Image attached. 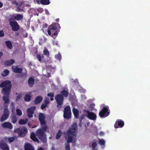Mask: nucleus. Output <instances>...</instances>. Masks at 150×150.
<instances>
[{
	"mask_svg": "<svg viewBox=\"0 0 150 150\" xmlns=\"http://www.w3.org/2000/svg\"><path fill=\"white\" fill-rule=\"evenodd\" d=\"M60 27L59 24L57 23H54L50 25L47 30V33L49 35L54 39L57 36L58 32L57 31L58 29H59Z\"/></svg>",
	"mask_w": 150,
	"mask_h": 150,
	"instance_id": "1",
	"label": "nucleus"
},
{
	"mask_svg": "<svg viewBox=\"0 0 150 150\" xmlns=\"http://www.w3.org/2000/svg\"><path fill=\"white\" fill-rule=\"evenodd\" d=\"M77 128V125L76 123H74L69 128V130L67 131V133L68 135V139L67 142L68 143L71 142L73 141V138L74 137H76L75 132Z\"/></svg>",
	"mask_w": 150,
	"mask_h": 150,
	"instance_id": "2",
	"label": "nucleus"
},
{
	"mask_svg": "<svg viewBox=\"0 0 150 150\" xmlns=\"http://www.w3.org/2000/svg\"><path fill=\"white\" fill-rule=\"evenodd\" d=\"M45 132V131L41 127V129H38L36 131L35 134L42 143L45 144L47 142V139L46 134Z\"/></svg>",
	"mask_w": 150,
	"mask_h": 150,
	"instance_id": "3",
	"label": "nucleus"
},
{
	"mask_svg": "<svg viewBox=\"0 0 150 150\" xmlns=\"http://www.w3.org/2000/svg\"><path fill=\"white\" fill-rule=\"evenodd\" d=\"M45 117L42 113H40L39 115V120L40 122L41 126L42 129L45 132H49L48 127L45 120Z\"/></svg>",
	"mask_w": 150,
	"mask_h": 150,
	"instance_id": "4",
	"label": "nucleus"
},
{
	"mask_svg": "<svg viewBox=\"0 0 150 150\" xmlns=\"http://www.w3.org/2000/svg\"><path fill=\"white\" fill-rule=\"evenodd\" d=\"M14 132L17 133L19 137H23L26 135L28 132V130L25 127L22 126L15 130Z\"/></svg>",
	"mask_w": 150,
	"mask_h": 150,
	"instance_id": "5",
	"label": "nucleus"
},
{
	"mask_svg": "<svg viewBox=\"0 0 150 150\" xmlns=\"http://www.w3.org/2000/svg\"><path fill=\"white\" fill-rule=\"evenodd\" d=\"M63 117L69 120L71 118V108L69 105L66 106L64 109Z\"/></svg>",
	"mask_w": 150,
	"mask_h": 150,
	"instance_id": "6",
	"label": "nucleus"
},
{
	"mask_svg": "<svg viewBox=\"0 0 150 150\" xmlns=\"http://www.w3.org/2000/svg\"><path fill=\"white\" fill-rule=\"evenodd\" d=\"M55 99L57 104V107L59 109L61 108L64 101V97L62 95L60 94L57 95L55 97Z\"/></svg>",
	"mask_w": 150,
	"mask_h": 150,
	"instance_id": "7",
	"label": "nucleus"
},
{
	"mask_svg": "<svg viewBox=\"0 0 150 150\" xmlns=\"http://www.w3.org/2000/svg\"><path fill=\"white\" fill-rule=\"evenodd\" d=\"M11 18H9L8 21L10 25L12 30L13 31H16L20 29V26L16 21H12Z\"/></svg>",
	"mask_w": 150,
	"mask_h": 150,
	"instance_id": "8",
	"label": "nucleus"
},
{
	"mask_svg": "<svg viewBox=\"0 0 150 150\" xmlns=\"http://www.w3.org/2000/svg\"><path fill=\"white\" fill-rule=\"evenodd\" d=\"M84 113H86V116L89 119L91 120H96L97 116L96 114L92 112H90L89 111L84 109L83 110Z\"/></svg>",
	"mask_w": 150,
	"mask_h": 150,
	"instance_id": "9",
	"label": "nucleus"
},
{
	"mask_svg": "<svg viewBox=\"0 0 150 150\" xmlns=\"http://www.w3.org/2000/svg\"><path fill=\"white\" fill-rule=\"evenodd\" d=\"M107 107H104L100 112L99 113V115L100 117L105 118L109 115L110 112L108 111L109 107L108 106Z\"/></svg>",
	"mask_w": 150,
	"mask_h": 150,
	"instance_id": "10",
	"label": "nucleus"
},
{
	"mask_svg": "<svg viewBox=\"0 0 150 150\" xmlns=\"http://www.w3.org/2000/svg\"><path fill=\"white\" fill-rule=\"evenodd\" d=\"M11 84H9L2 88V92L5 96H9L10 93L11 88Z\"/></svg>",
	"mask_w": 150,
	"mask_h": 150,
	"instance_id": "11",
	"label": "nucleus"
},
{
	"mask_svg": "<svg viewBox=\"0 0 150 150\" xmlns=\"http://www.w3.org/2000/svg\"><path fill=\"white\" fill-rule=\"evenodd\" d=\"M9 115V111L8 109L4 108L3 113L0 118L1 121L3 122L7 120L8 117Z\"/></svg>",
	"mask_w": 150,
	"mask_h": 150,
	"instance_id": "12",
	"label": "nucleus"
},
{
	"mask_svg": "<svg viewBox=\"0 0 150 150\" xmlns=\"http://www.w3.org/2000/svg\"><path fill=\"white\" fill-rule=\"evenodd\" d=\"M35 109V107L32 106L27 109V115L29 118L32 117H33V114L34 113V112Z\"/></svg>",
	"mask_w": 150,
	"mask_h": 150,
	"instance_id": "13",
	"label": "nucleus"
},
{
	"mask_svg": "<svg viewBox=\"0 0 150 150\" xmlns=\"http://www.w3.org/2000/svg\"><path fill=\"white\" fill-rule=\"evenodd\" d=\"M124 125V122L123 120H120L116 121L114 126L115 128L117 129L119 127L120 128L122 127Z\"/></svg>",
	"mask_w": 150,
	"mask_h": 150,
	"instance_id": "14",
	"label": "nucleus"
},
{
	"mask_svg": "<svg viewBox=\"0 0 150 150\" xmlns=\"http://www.w3.org/2000/svg\"><path fill=\"white\" fill-rule=\"evenodd\" d=\"M0 147L3 150H9V148L7 144L3 140H1L0 142Z\"/></svg>",
	"mask_w": 150,
	"mask_h": 150,
	"instance_id": "15",
	"label": "nucleus"
},
{
	"mask_svg": "<svg viewBox=\"0 0 150 150\" xmlns=\"http://www.w3.org/2000/svg\"><path fill=\"white\" fill-rule=\"evenodd\" d=\"M14 4H16V10L18 11H23V8H21V7L22 6L23 3L22 2H21L19 3L16 1Z\"/></svg>",
	"mask_w": 150,
	"mask_h": 150,
	"instance_id": "16",
	"label": "nucleus"
},
{
	"mask_svg": "<svg viewBox=\"0 0 150 150\" xmlns=\"http://www.w3.org/2000/svg\"><path fill=\"white\" fill-rule=\"evenodd\" d=\"M2 126L3 127L11 129L13 128L12 125L9 122H6L3 123L2 124Z\"/></svg>",
	"mask_w": 150,
	"mask_h": 150,
	"instance_id": "17",
	"label": "nucleus"
},
{
	"mask_svg": "<svg viewBox=\"0 0 150 150\" xmlns=\"http://www.w3.org/2000/svg\"><path fill=\"white\" fill-rule=\"evenodd\" d=\"M42 100L43 98L42 97L40 96H39L36 97L33 102L35 104H38L40 103Z\"/></svg>",
	"mask_w": 150,
	"mask_h": 150,
	"instance_id": "18",
	"label": "nucleus"
},
{
	"mask_svg": "<svg viewBox=\"0 0 150 150\" xmlns=\"http://www.w3.org/2000/svg\"><path fill=\"white\" fill-rule=\"evenodd\" d=\"M25 150H34L32 145L29 143H26L24 145Z\"/></svg>",
	"mask_w": 150,
	"mask_h": 150,
	"instance_id": "19",
	"label": "nucleus"
},
{
	"mask_svg": "<svg viewBox=\"0 0 150 150\" xmlns=\"http://www.w3.org/2000/svg\"><path fill=\"white\" fill-rule=\"evenodd\" d=\"M12 68L13 72L15 73H21L23 71L22 68H18L17 66H15L14 67H13Z\"/></svg>",
	"mask_w": 150,
	"mask_h": 150,
	"instance_id": "20",
	"label": "nucleus"
},
{
	"mask_svg": "<svg viewBox=\"0 0 150 150\" xmlns=\"http://www.w3.org/2000/svg\"><path fill=\"white\" fill-rule=\"evenodd\" d=\"M9 84H11V82L9 80H6L3 81L0 84V88H4L6 86H8Z\"/></svg>",
	"mask_w": 150,
	"mask_h": 150,
	"instance_id": "21",
	"label": "nucleus"
},
{
	"mask_svg": "<svg viewBox=\"0 0 150 150\" xmlns=\"http://www.w3.org/2000/svg\"><path fill=\"white\" fill-rule=\"evenodd\" d=\"M50 101L49 99H45L44 104H42L40 108L42 110H43L46 108L47 105L49 103Z\"/></svg>",
	"mask_w": 150,
	"mask_h": 150,
	"instance_id": "22",
	"label": "nucleus"
},
{
	"mask_svg": "<svg viewBox=\"0 0 150 150\" xmlns=\"http://www.w3.org/2000/svg\"><path fill=\"white\" fill-rule=\"evenodd\" d=\"M28 84L30 87H32L34 83V79L33 77H30L28 81Z\"/></svg>",
	"mask_w": 150,
	"mask_h": 150,
	"instance_id": "23",
	"label": "nucleus"
},
{
	"mask_svg": "<svg viewBox=\"0 0 150 150\" xmlns=\"http://www.w3.org/2000/svg\"><path fill=\"white\" fill-rule=\"evenodd\" d=\"M30 138L33 140L35 142H38L39 141L38 139L36 137V135L33 132H32L31 134Z\"/></svg>",
	"mask_w": 150,
	"mask_h": 150,
	"instance_id": "24",
	"label": "nucleus"
},
{
	"mask_svg": "<svg viewBox=\"0 0 150 150\" xmlns=\"http://www.w3.org/2000/svg\"><path fill=\"white\" fill-rule=\"evenodd\" d=\"M15 62V61L13 59H11L9 60L6 61L5 62V64L7 66L11 65Z\"/></svg>",
	"mask_w": 150,
	"mask_h": 150,
	"instance_id": "25",
	"label": "nucleus"
},
{
	"mask_svg": "<svg viewBox=\"0 0 150 150\" xmlns=\"http://www.w3.org/2000/svg\"><path fill=\"white\" fill-rule=\"evenodd\" d=\"M73 112L75 117L76 118H79V110L77 109L74 108L73 110Z\"/></svg>",
	"mask_w": 150,
	"mask_h": 150,
	"instance_id": "26",
	"label": "nucleus"
},
{
	"mask_svg": "<svg viewBox=\"0 0 150 150\" xmlns=\"http://www.w3.org/2000/svg\"><path fill=\"white\" fill-rule=\"evenodd\" d=\"M23 18V15L20 14H18L14 16V19L18 21L22 20Z\"/></svg>",
	"mask_w": 150,
	"mask_h": 150,
	"instance_id": "27",
	"label": "nucleus"
},
{
	"mask_svg": "<svg viewBox=\"0 0 150 150\" xmlns=\"http://www.w3.org/2000/svg\"><path fill=\"white\" fill-rule=\"evenodd\" d=\"M31 98V96L27 93L25 94L24 97V100L25 102H29L30 101Z\"/></svg>",
	"mask_w": 150,
	"mask_h": 150,
	"instance_id": "28",
	"label": "nucleus"
},
{
	"mask_svg": "<svg viewBox=\"0 0 150 150\" xmlns=\"http://www.w3.org/2000/svg\"><path fill=\"white\" fill-rule=\"evenodd\" d=\"M9 96H4L3 97V99L4 101V103H7L9 104L10 102V100L9 99Z\"/></svg>",
	"mask_w": 150,
	"mask_h": 150,
	"instance_id": "29",
	"label": "nucleus"
},
{
	"mask_svg": "<svg viewBox=\"0 0 150 150\" xmlns=\"http://www.w3.org/2000/svg\"><path fill=\"white\" fill-rule=\"evenodd\" d=\"M6 44L7 47L9 49H11L12 48V44L10 41H7L5 42Z\"/></svg>",
	"mask_w": 150,
	"mask_h": 150,
	"instance_id": "30",
	"label": "nucleus"
},
{
	"mask_svg": "<svg viewBox=\"0 0 150 150\" xmlns=\"http://www.w3.org/2000/svg\"><path fill=\"white\" fill-rule=\"evenodd\" d=\"M61 95H62L63 96L67 97L68 95L69 92L67 91L63 90L61 92Z\"/></svg>",
	"mask_w": 150,
	"mask_h": 150,
	"instance_id": "31",
	"label": "nucleus"
},
{
	"mask_svg": "<svg viewBox=\"0 0 150 150\" xmlns=\"http://www.w3.org/2000/svg\"><path fill=\"white\" fill-rule=\"evenodd\" d=\"M40 2L42 4L47 5L50 3V0H40Z\"/></svg>",
	"mask_w": 150,
	"mask_h": 150,
	"instance_id": "32",
	"label": "nucleus"
},
{
	"mask_svg": "<svg viewBox=\"0 0 150 150\" xmlns=\"http://www.w3.org/2000/svg\"><path fill=\"white\" fill-rule=\"evenodd\" d=\"M28 121V120L27 119L25 120L21 119L19 120V123L20 125H23L26 124Z\"/></svg>",
	"mask_w": 150,
	"mask_h": 150,
	"instance_id": "33",
	"label": "nucleus"
},
{
	"mask_svg": "<svg viewBox=\"0 0 150 150\" xmlns=\"http://www.w3.org/2000/svg\"><path fill=\"white\" fill-rule=\"evenodd\" d=\"M47 96L48 97H50V100L53 101L54 100L53 97L54 96V94L53 92H50L49 93H48L47 94Z\"/></svg>",
	"mask_w": 150,
	"mask_h": 150,
	"instance_id": "34",
	"label": "nucleus"
},
{
	"mask_svg": "<svg viewBox=\"0 0 150 150\" xmlns=\"http://www.w3.org/2000/svg\"><path fill=\"white\" fill-rule=\"evenodd\" d=\"M62 134V132L60 130H59L56 136V139H58L60 138Z\"/></svg>",
	"mask_w": 150,
	"mask_h": 150,
	"instance_id": "35",
	"label": "nucleus"
},
{
	"mask_svg": "<svg viewBox=\"0 0 150 150\" xmlns=\"http://www.w3.org/2000/svg\"><path fill=\"white\" fill-rule=\"evenodd\" d=\"M55 57L56 59L60 61L62 59V56L59 53L58 54L55 55Z\"/></svg>",
	"mask_w": 150,
	"mask_h": 150,
	"instance_id": "36",
	"label": "nucleus"
},
{
	"mask_svg": "<svg viewBox=\"0 0 150 150\" xmlns=\"http://www.w3.org/2000/svg\"><path fill=\"white\" fill-rule=\"evenodd\" d=\"M43 53L44 55H46L47 57H49L50 54L48 50L47 49H45L43 50Z\"/></svg>",
	"mask_w": 150,
	"mask_h": 150,
	"instance_id": "37",
	"label": "nucleus"
},
{
	"mask_svg": "<svg viewBox=\"0 0 150 150\" xmlns=\"http://www.w3.org/2000/svg\"><path fill=\"white\" fill-rule=\"evenodd\" d=\"M11 122L13 123H15L17 122V118L16 116L13 115L11 117Z\"/></svg>",
	"mask_w": 150,
	"mask_h": 150,
	"instance_id": "38",
	"label": "nucleus"
},
{
	"mask_svg": "<svg viewBox=\"0 0 150 150\" xmlns=\"http://www.w3.org/2000/svg\"><path fill=\"white\" fill-rule=\"evenodd\" d=\"M4 73L5 74H2L1 75L3 76H7L9 73V71L8 69H4Z\"/></svg>",
	"mask_w": 150,
	"mask_h": 150,
	"instance_id": "39",
	"label": "nucleus"
},
{
	"mask_svg": "<svg viewBox=\"0 0 150 150\" xmlns=\"http://www.w3.org/2000/svg\"><path fill=\"white\" fill-rule=\"evenodd\" d=\"M5 139L6 140V139H7L8 141L10 142L11 143L13 142L15 140V138L14 137H10L7 138Z\"/></svg>",
	"mask_w": 150,
	"mask_h": 150,
	"instance_id": "40",
	"label": "nucleus"
},
{
	"mask_svg": "<svg viewBox=\"0 0 150 150\" xmlns=\"http://www.w3.org/2000/svg\"><path fill=\"white\" fill-rule=\"evenodd\" d=\"M99 144L101 145H105V141L103 139H99Z\"/></svg>",
	"mask_w": 150,
	"mask_h": 150,
	"instance_id": "41",
	"label": "nucleus"
},
{
	"mask_svg": "<svg viewBox=\"0 0 150 150\" xmlns=\"http://www.w3.org/2000/svg\"><path fill=\"white\" fill-rule=\"evenodd\" d=\"M16 113L18 115L20 116L22 115V112L21 110L19 109H16Z\"/></svg>",
	"mask_w": 150,
	"mask_h": 150,
	"instance_id": "42",
	"label": "nucleus"
},
{
	"mask_svg": "<svg viewBox=\"0 0 150 150\" xmlns=\"http://www.w3.org/2000/svg\"><path fill=\"white\" fill-rule=\"evenodd\" d=\"M84 114H82L80 116L79 118V121H82V120H83V119L84 118V117L86 116V113H84Z\"/></svg>",
	"mask_w": 150,
	"mask_h": 150,
	"instance_id": "43",
	"label": "nucleus"
},
{
	"mask_svg": "<svg viewBox=\"0 0 150 150\" xmlns=\"http://www.w3.org/2000/svg\"><path fill=\"white\" fill-rule=\"evenodd\" d=\"M36 57L37 59L39 61L41 62L42 60L41 55L40 54H37L36 55Z\"/></svg>",
	"mask_w": 150,
	"mask_h": 150,
	"instance_id": "44",
	"label": "nucleus"
},
{
	"mask_svg": "<svg viewBox=\"0 0 150 150\" xmlns=\"http://www.w3.org/2000/svg\"><path fill=\"white\" fill-rule=\"evenodd\" d=\"M97 146L96 142H94L92 144V147L93 149H95V148Z\"/></svg>",
	"mask_w": 150,
	"mask_h": 150,
	"instance_id": "45",
	"label": "nucleus"
},
{
	"mask_svg": "<svg viewBox=\"0 0 150 150\" xmlns=\"http://www.w3.org/2000/svg\"><path fill=\"white\" fill-rule=\"evenodd\" d=\"M65 150H70V145L69 144H67L65 146Z\"/></svg>",
	"mask_w": 150,
	"mask_h": 150,
	"instance_id": "46",
	"label": "nucleus"
},
{
	"mask_svg": "<svg viewBox=\"0 0 150 150\" xmlns=\"http://www.w3.org/2000/svg\"><path fill=\"white\" fill-rule=\"evenodd\" d=\"M4 35V33L3 30L0 31V37H2Z\"/></svg>",
	"mask_w": 150,
	"mask_h": 150,
	"instance_id": "47",
	"label": "nucleus"
},
{
	"mask_svg": "<svg viewBox=\"0 0 150 150\" xmlns=\"http://www.w3.org/2000/svg\"><path fill=\"white\" fill-rule=\"evenodd\" d=\"M22 96V94L21 93H19L18 95V96L17 97L16 100H19L20 99Z\"/></svg>",
	"mask_w": 150,
	"mask_h": 150,
	"instance_id": "48",
	"label": "nucleus"
},
{
	"mask_svg": "<svg viewBox=\"0 0 150 150\" xmlns=\"http://www.w3.org/2000/svg\"><path fill=\"white\" fill-rule=\"evenodd\" d=\"M48 26V25L47 24H45L44 26L42 27V29L43 30V32H44V29L45 28H47Z\"/></svg>",
	"mask_w": 150,
	"mask_h": 150,
	"instance_id": "49",
	"label": "nucleus"
},
{
	"mask_svg": "<svg viewBox=\"0 0 150 150\" xmlns=\"http://www.w3.org/2000/svg\"><path fill=\"white\" fill-rule=\"evenodd\" d=\"M9 104H8L7 103H4V107L5 108H6V109H8L7 107Z\"/></svg>",
	"mask_w": 150,
	"mask_h": 150,
	"instance_id": "50",
	"label": "nucleus"
},
{
	"mask_svg": "<svg viewBox=\"0 0 150 150\" xmlns=\"http://www.w3.org/2000/svg\"><path fill=\"white\" fill-rule=\"evenodd\" d=\"M14 105L15 104L13 102H11V108L13 107L14 108V107H15Z\"/></svg>",
	"mask_w": 150,
	"mask_h": 150,
	"instance_id": "51",
	"label": "nucleus"
},
{
	"mask_svg": "<svg viewBox=\"0 0 150 150\" xmlns=\"http://www.w3.org/2000/svg\"><path fill=\"white\" fill-rule=\"evenodd\" d=\"M3 5V4L2 2H0V8L2 7Z\"/></svg>",
	"mask_w": 150,
	"mask_h": 150,
	"instance_id": "52",
	"label": "nucleus"
},
{
	"mask_svg": "<svg viewBox=\"0 0 150 150\" xmlns=\"http://www.w3.org/2000/svg\"><path fill=\"white\" fill-rule=\"evenodd\" d=\"M3 53L2 52H0V59L1 58V57L3 55Z\"/></svg>",
	"mask_w": 150,
	"mask_h": 150,
	"instance_id": "53",
	"label": "nucleus"
},
{
	"mask_svg": "<svg viewBox=\"0 0 150 150\" xmlns=\"http://www.w3.org/2000/svg\"><path fill=\"white\" fill-rule=\"evenodd\" d=\"M81 122L82 121H80V122L79 123V126L80 127H81Z\"/></svg>",
	"mask_w": 150,
	"mask_h": 150,
	"instance_id": "54",
	"label": "nucleus"
},
{
	"mask_svg": "<svg viewBox=\"0 0 150 150\" xmlns=\"http://www.w3.org/2000/svg\"><path fill=\"white\" fill-rule=\"evenodd\" d=\"M12 109V112H13V111H15V107H14V108H11Z\"/></svg>",
	"mask_w": 150,
	"mask_h": 150,
	"instance_id": "55",
	"label": "nucleus"
},
{
	"mask_svg": "<svg viewBox=\"0 0 150 150\" xmlns=\"http://www.w3.org/2000/svg\"><path fill=\"white\" fill-rule=\"evenodd\" d=\"M35 1H36L38 4H39L40 2V0H34Z\"/></svg>",
	"mask_w": 150,
	"mask_h": 150,
	"instance_id": "56",
	"label": "nucleus"
},
{
	"mask_svg": "<svg viewBox=\"0 0 150 150\" xmlns=\"http://www.w3.org/2000/svg\"><path fill=\"white\" fill-rule=\"evenodd\" d=\"M38 150H44V149L40 147L39 149H38Z\"/></svg>",
	"mask_w": 150,
	"mask_h": 150,
	"instance_id": "57",
	"label": "nucleus"
},
{
	"mask_svg": "<svg viewBox=\"0 0 150 150\" xmlns=\"http://www.w3.org/2000/svg\"><path fill=\"white\" fill-rule=\"evenodd\" d=\"M55 21L56 22H58L59 21V18H57V19H56Z\"/></svg>",
	"mask_w": 150,
	"mask_h": 150,
	"instance_id": "58",
	"label": "nucleus"
},
{
	"mask_svg": "<svg viewBox=\"0 0 150 150\" xmlns=\"http://www.w3.org/2000/svg\"><path fill=\"white\" fill-rule=\"evenodd\" d=\"M95 106V105H94L93 104H91L90 105V107H92V106Z\"/></svg>",
	"mask_w": 150,
	"mask_h": 150,
	"instance_id": "59",
	"label": "nucleus"
},
{
	"mask_svg": "<svg viewBox=\"0 0 150 150\" xmlns=\"http://www.w3.org/2000/svg\"><path fill=\"white\" fill-rule=\"evenodd\" d=\"M41 58H43L44 57V55L43 54H41Z\"/></svg>",
	"mask_w": 150,
	"mask_h": 150,
	"instance_id": "60",
	"label": "nucleus"
},
{
	"mask_svg": "<svg viewBox=\"0 0 150 150\" xmlns=\"http://www.w3.org/2000/svg\"><path fill=\"white\" fill-rule=\"evenodd\" d=\"M47 12H46V14L47 15H49V12H48V10H47Z\"/></svg>",
	"mask_w": 150,
	"mask_h": 150,
	"instance_id": "61",
	"label": "nucleus"
},
{
	"mask_svg": "<svg viewBox=\"0 0 150 150\" xmlns=\"http://www.w3.org/2000/svg\"><path fill=\"white\" fill-rule=\"evenodd\" d=\"M76 139H74V142H76Z\"/></svg>",
	"mask_w": 150,
	"mask_h": 150,
	"instance_id": "62",
	"label": "nucleus"
},
{
	"mask_svg": "<svg viewBox=\"0 0 150 150\" xmlns=\"http://www.w3.org/2000/svg\"><path fill=\"white\" fill-rule=\"evenodd\" d=\"M28 126H30V123H28Z\"/></svg>",
	"mask_w": 150,
	"mask_h": 150,
	"instance_id": "63",
	"label": "nucleus"
},
{
	"mask_svg": "<svg viewBox=\"0 0 150 150\" xmlns=\"http://www.w3.org/2000/svg\"><path fill=\"white\" fill-rule=\"evenodd\" d=\"M93 150H97V149H93Z\"/></svg>",
	"mask_w": 150,
	"mask_h": 150,
	"instance_id": "64",
	"label": "nucleus"
}]
</instances>
